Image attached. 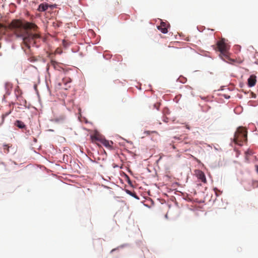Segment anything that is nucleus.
<instances>
[{"instance_id":"obj_2","label":"nucleus","mask_w":258,"mask_h":258,"mask_svg":"<svg viewBox=\"0 0 258 258\" xmlns=\"http://www.w3.org/2000/svg\"><path fill=\"white\" fill-rule=\"evenodd\" d=\"M216 50H218L220 53L219 56L224 61L232 63L234 60L229 57V47L224 42L223 39L217 41Z\"/></svg>"},{"instance_id":"obj_11","label":"nucleus","mask_w":258,"mask_h":258,"mask_svg":"<svg viewBox=\"0 0 258 258\" xmlns=\"http://www.w3.org/2000/svg\"><path fill=\"white\" fill-rule=\"evenodd\" d=\"M253 154V151L250 149H248L245 152V159L247 162H249V156H251Z\"/></svg>"},{"instance_id":"obj_3","label":"nucleus","mask_w":258,"mask_h":258,"mask_svg":"<svg viewBox=\"0 0 258 258\" xmlns=\"http://www.w3.org/2000/svg\"><path fill=\"white\" fill-rule=\"evenodd\" d=\"M247 132L246 129L242 126L237 128L233 139V142L239 146H242L244 142L247 141Z\"/></svg>"},{"instance_id":"obj_9","label":"nucleus","mask_w":258,"mask_h":258,"mask_svg":"<svg viewBox=\"0 0 258 258\" xmlns=\"http://www.w3.org/2000/svg\"><path fill=\"white\" fill-rule=\"evenodd\" d=\"M158 29L164 34L167 33L168 32L167 28L166 27V24L163 22H162L160 25L158 26Z\"/></svg>"},{"instance_id":"obj_5","label":"nucleus","mask_w":258,"mask_h":258,"mask_svg":"<svg viewBox=\"0 0 258 258\" xmlns=\"http://www.w3.org/2000/svg\"><path fill=\"white\" fill-rule=\"evenodd\" d=\"M52 67L54 70H57L59 71H64V69H63L61 66L59 62L55 61V60H51L49 63L47 64V71H48L50 68Z\"/></svg>"},{"instance_id":"obj_8","label":"nucleus","mask_w":258,"mask_h":258,"mask_svg":"<svg viewBox=\"0 0 258 258\" xmlns=\"http://www.w3.org/2000/svg\"><path fill=\"white\" fill-rule=\"evenodd\" d=\"M256 82V76L254 75H251L248 79V86L249 87H252L255 85Z\"/></svg>"},{"instance_id":"obj_19","label":"nucleus","mask_w":258,"mask_h":258,"mask_svg":"<svg viewBox=\"0 0 258 258\" xmlns=\"http://www.w3.org/2000/svg\"><path fill=\"white\" fill-rule=\"evenodd\" d=\"M194 159L196 160L197 161H198V160L196 158L194 157Z\"/></svg>"},{"instance_id":"obj_20","label":"nucleus","mask_w":258,"mask_h":258,"mask_svg":"<svg viewBox=\"0 0 258 258\" xmlns=\"http://www.w3.org/2000/svg\"><path fill=\"white\" fill-rule=\"evenodd\" d=\"M6 85H9V83H6Z\"/></svg>"},{"instance_id":"obj_6","label":"nucleus","mask_w":258,"mask_h":258,"mask_svg":"<svg viewBox=\"0 0 258 258\" xmlns=\"http://www.w3.org/2000/svg\"><path fill=\"white\" fill-rule=\"evenodd\" d=\"M195 174L197 178L204 183H207V179L205 173L200 170H196Z\"/></svg>"},{"instance_id":"obj_21","label":"nucleus","mask_w":258,"mask_h":258,"mask_svg":"<svg viewBox=\"0 0 258 258\" xmlns=\"http://www.w3.org/2000/svg\"><path fill=\"white\" fill-rule=\"evenodd\" d=\"M173 148L174 149H175V147H174V146H173Z\"/></svg>"},{"instance_id":"obj_7","label":"nucleus","mask_w":258,"mask_h":258,"mask_svg":"<svg viewBox=\"0 0 258 258\" xmlns=\"http://www.w3.org/2000/svg\"><path fill=\"white\" fill-rule=\"evenodd\" d=\"M48 7L53 8L54 7V6L53 5H49L46 3H42L39 5L37 10L39 12H44L48 9Z\"/></svg>"},{"instance_id":"obj_18","label":"nucleus","mask_w":258,"mask_h":258,"mask_svg":"<svg viewBox=\"0 0 258 258\" xmlns=\"http://www.w3.org/2000/svg\"><path fill=\"white\" fill-rule=\"evenodd\" d=\"M161 158H162V157H161V156H160V157L159 158V159H158V161H159L160 160H161Z\"/></svg>"},{"instance_id":"obj_12","label":"nucleus","mask_w":258,"mask_h":258,"mask_svg":"<svg viewBox=\"0 0 258 258\" xmlns=\"http://www.w3.org/2000/svg\"><path fill=\"white\" fill-rule=\"evenodd\" d=\"M10 147L8 145H4V150L5 153H8L9 152V148Z\"/></svg>"},{"instance_id":"obj_14","label":"nucleus","mask_w":258,"mask_h":258,"mask_svg":"<svg viewBox=\"0 0 258 258\" xmlns=\"http://www.w3.org/2000/svg\"><path fill=\"white\" fill-rule=\"evenodd\" d=\"M159 106H160L159 104L155 103L153 105V109L155 108V109H158Z\"/></svg>"},{"instance_id":"obj_1","label":"nucleus","mask_w":258,"mask_h":258,"mask_svg":"<svg viewBox=\"0 0 258 258\" xmlns=\"http://www.w3.org/2000/svg\"><path fill=\"white\" fill-rule=\"evenodd\" d=\"M9 28L17 37L22 38V48L25 51V47L29 49L31 44H36L37 40L41 38L38 26L32 23L14 19L10 23Z\"/></svg>"},{"instance_id":"obj_13","label":"nucleus","mask_w":258,"mask_h":258,"mask_svg":"<svg viewBox=\"0 0 258 258\" xmlns=\"http://www.w3.org/2000/svg\"><path fill=\"white\" fill-rule=\"evenodd\" d=\"M252 185L253 187H258V181H254L252 183Z\"/></svg>"},{"instance_id":"obj_16","label":"nucleus","mask_w":258,"mask_h":258,"mask_svg":"<svg viewBox=\"0 0 258 258\" xmlns=\"http://www.w3.org/2000/svg\"><path fill=\"white\" fill-rule=\"evenodd\" d=\"M255 167L256 168V171L258 173V165H255Z\"/></svg>"},{"instance_id":"obj_15","label":"nucleus","mask_w":258,"mask_h":258,"mask_svg":"<svg viewBox=\"0 0 258 258\" xmlns=\"http://www.w3.org/2000/svg\"><path fill=\"white\" fill-rule=\"evenodd\" d=\"M68 80H69V81H67L66 82H64V79H62V82H63L64 84H66V83H67V82H70V79H68Z\"/></svg>"},{"instance_id":"obj_10","label":"nucleus","mask_w":258,"mask_h":258,"mask_svg":"<svg viewBox=\"0 0 258 258\" xmlns=\"http://www.w3.org/2000/svg\"><path fill=\"white\" fill-rule=\"evenodd\" d=\"M15 125L19 127V128H26V125L21 120H16L14 123Z\"/></svg>"},{"instance_id":"obj_4","label":"nucleus","mask_w":258,"mask_h":258,"mask_svg":"<svg viewBox=\"0 0 258 258\" xmlns=\"http://www.w3.org/2000/svg\"><path fill=\"white\" fill-rule=\"evenodd\" d=\"M92 140L93 142H95L96 141H99L104 146L108 148H112V145L113 144L112 141H109L102 137H100L97 136L92 137Z\"/></svg>"},{"instance_id":"obj_17","label":"nucleus","mask_w":258,"mask_h":258,"mask_svg":"<svg viewBox=\"0 0 258 258\" xmlns=\"http://www.w3.org/2000/svg\"><path fill=\"white\" fill-rule=\"evenodd\" d=\"M3 25L0 24V29H1V28L3 27Z\"/></svg>"}]
</instances>
